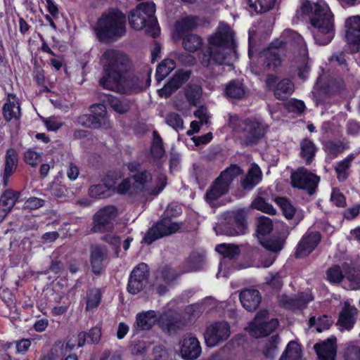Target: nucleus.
<instances>
[{"label":"nucleus","mask_w":360,"mask_h":360,"mask_svg":"<svg viewBox=\"0 0 360 360\" xmlns=\"http://www.w3.org/2000/svg\"><path fill=\"white\" fill-rule=\"evenodd\" d=\"M301 9L304 14L310 15L315 42L319 45L330 43L335 35V30L333 14L326 2L323 0L316 2L303 0Z\"/></svg>","instance_id":"f257e3e1"},{"label":"nucleus","mask_w":360,"mask_h":360,"mask_svg":"<svg viewBox=\"0 0 360 360\" xmlns=\"http://www.w3.org/2000/svg\"><path fill=\"white\" fill-rule=\"evenodd\" d=\"M234 41L231 28L221 23L216 32L209 38V56H203L201 63L207 66L212 60L216 63L230 65L235 57Z\"/></svg>","instance_id":"f03ea898"},{"label":"nucleus","mask_w":360,"mask_h":360,"mask_svg":"<svg viewBox=\"0 0 360 360\" xmlns=\"http://www.w3.org/2000/svg\"><path fill=\"white\" fill-rule=\"evenodd\" d=\"M126 17L117 9L104 13L98 20L96 32L100 40H109L122 37L126 32Z\"/></svg>","instance_id":"7ed1b4c3"},{"label":"nucleus","mask_w":360,"mask_h":360,"mask_svg":"<svg viewBox=\"0 0 360 360\" xmlns=\"http://www.w3.org/2000/svg\"><path fill=\"white\" fill-rule=\"evenodd\" d=\"M230 124L240 134V138L245 144L256 143L264 135L267 129V125L257 118L240 120L237 116H233Z\"/></svg>","instance_id":"20e7f679"},{"label":"nucleus","mask_w":360,"mask_h":360,"mask_svg":"<svg viewBox=\"0 0 360 360\" xmlns=\"http://www.w3.org/2000/svg\"><path fill=\"white\" fill-rule=\"evenodd\" d=\"M121 181L117 188L120 194L131 196L158 195L166 186L167 181Z\"/></svg>","instance_id":"39448f33"},{"label":"nucleus","mask_w":360,"mask_h":360,"mask_svg":"<svg viewBox=\"0 0 360 360\" xmlns=\"http://www.w3.org/2000/svg\"><path fill=\"white\" fill-rule=\"evenodd\" d=\"M155 4L152 1L139 4L136 9L131 11L129 15V22L131 27L136 30H141L146 27H154L156 19L154 18Z\"/></svg>","instance_id":"423d86ee"},{"label":"nucleus","mask_w":360,"mask_h":360,"mask_svg":"<svg viewBox=\"0 0 360 360\" xmlns=\"http://www.w3.org/2000/svg\"><path fill=\"white\" fill-rule=\"evenodd\" d=\"M224 221L219 225L221 232L229 236L243 235L248 229L246 212L238 209L227 211L223 214Z\"/></svg>","instance_id":"0eeeda50"},{"label":"nucleus","mask_w":360,"mask_h":360,"mask_svg":"<svg viewBox=\"0 0 360 360\" xmlns=\"http://www.w3.org/2000/svg\"><path fill=\"white\" fill-rule=\"evenodd\" d=\"M181 226L182 223L174 222L161 216L160 219L148 229L143 238L142 243L151 245L158 239L178 232Z\"/></svg>","instance_id":"6e6552de"},{"label":"nucleus","mask_w":360,"mask_h":360,"mask_svg":"<svg viewBox=\"0 0 360 360\" xmlns=\"http://www.w3.org/2000/svg\"><path fill=\"white\" fill-rule=\"evenodd\" d=\"M103 71L124 72L131 66L129 56L122 51L108 49L103 53L101 58Z\"/></svg>","instance_id":"1a4fd4ad"},{"label":"nucleus","mask_w":360,"mask_h":360,"mask_svg":"<svg viewBox=\"0 0 360 360\" xmlns=\"http://www.w3.org/2000/svg\"><path fill=\"white\" fill-rule=\"evenodd\" d=\"M150 273L148 266L143 262L139 264L130 274L127 289L129 293L136 295L146 286Z\"/></svg>","instance_id":"9d476101"},{"label":"nucleus","mask_w":360,"mask_h":360,"mask_svg":"<svg viewBox=\"0 0 360 360\" xmlns=\"http://www.w3.org/2000/svg\"><path fill=\"white\" fill-rule=\"evenodd\" d=\"M230 326L226 321H218L207 327L205 340L207 347H213L226 340L230 336Z\"/></svg>","instance_id":"9b49d317"},{"label":"nucleus","mask_w":360,"mask_h":360,"mask_svg":"<svg viewBox=\"0 0 360 360\" xmlns=\"http://www.w3.org/2000/svg\"><path fill=\"white\" fill-rule=\"evenodd\" d=\"M117 215V209L114 205H107L99 210L94 216L92 231L103 233L113 228L112 221Z\"/></svg>","instance_id":"f8f14e48"},{"label":"nucleus","mask_w":360,"mask_h":360,"mask_svg":"<svg viewBox=\"0 0 360 360\" xmlns=\"http://www.w3.org/2000/svg\"><path fill=\"white\" fill-rule=\"evenodd\" d=\"M267 314L266 311H261L257 314L255 321L249 326L251 335L256 338L266 337L276 330L278 326L277 319H271L269 321L260 320L262 318H265Z\"/></svg>","instance_id":"ddd939ff"},{"label":"nucleus","mask_w":360,"mask_h":360,"mask_svg":"<svg viewBox=\"0 0 360 360\" xmlns=\"http://www.w3.org/2000/svg\"><path fill=\"white\" fill-rule=\"evenodd\" d=\"M321 240V235L319 231L304 233L296 246L295 258L302 259L309 256L318 246Z\"/></svg>","instance_id":"4468645a"},{"label":"nucleus","mask_w":360,"mask_h":360,"mask_svg":"<svg viewBox=\"0 0 360 360\" xmlns=\"http://www.w3.org/2000/svg\"><path fill=\"white\" fill-rule=\"evenodd\" d=\"M314 300L311 293L299 292L293 297L284 294L280 298V305L290 310H303Z\"/></svg>","instance_id":"2eb2a0df"},{"label":"nucleus","mask_w":360,"mask_h":360,"mask_svg":"<svg viewBox=\"0 0 360 360\" xmlns=\"http://www.w3.org/2000/svg\"><path fill=\"white\" fill-rule=\"evenodd\" d=\"M283 36L286 38V43L293 41L297 44L299 53L295 57V62L297 63L298 68L305 69L308 62V51L302 37L290 30H285Z\"/></svg>","instance_id":"dca6fc26"},{"label":"nucleus","mask_w":360,"mask_h":360,"mask_svg":"<svg viewBox=\"0 0 360 360\" xmlns=\"http://www.w3.org/2000/svg\"><path fill=\"white\" fill-rule=\"evenodd\" d=\"M345 38L347 41L353 45L351 51H359L360 46V16L353 15L346 19L345 22Z\"/></svg>","instance_id":"f3484780"},{"label":"nucleus","mask_w":360,"mask_h":360,"mask_svg":"<svg viewBox=\"0 0 360 360\" xmlns=\"http://www.w3.org/2000/svg\"><path fill=\"white\" fill-rule=\"evenodd\" d=\"M266 86L274 91V96L279 100L288 97L294 91V85L291 81L283 79L277 82L276 76L269 75L266 79Z\"/></svg>","instance_id":"a211bd4d"},{"label":"nucleus","mask_w":360,"mask_h":360,"mask_svg":"<svg viewBox=\"0 0 360 360\" xmlns=\"http://www.w3.org/2000/svg\"><path fill=\"white\" fill-rule=\"evenodd\" d=\"M314 349L319 360H335L337 339L331 336L323 342H317L314 345Z\"/></svg>","instance_id":"6ab92c4d"},{"label":"nucleus","mask_w":360,"mask_h":360,"mask_svg":"<svg viewBox=\"0 0 360 360\" xmlns=\"http://www.w3.org/2000/svg\"><path fill=\"white\" fill-rule=\"evenodd\" d=\"M289 234V227L285 224H283L278 235L260 240V244L269 251L278 252L283 248Z\"/></svg>","instance_id":"aec40b11"},{"label":"nucleus","mask_w":360,"mask_h":360,"mask_svg":"<svg viewBox=\"0 0 360 360\" xmlns=\"http://www.w3.org/2000/svg\"><path fill=\"white\" fill-rule=\"evenodd\" d=\"M124 72L121 71H103V75L101 78L100 85L108 90L121 94L124 89L122 86V78Z\"/></svg>","instance_id":"412c9836"},{"label":"nucleus","mask_w":360,"mask_h":360,"mask_svg":"<svg viewBox=\"0 0 360 360\" xmlns=\"http://www.w3.org/2000/svg\"><path fill=\"white\" fill-rule=\"evenodd\" d=\"M162 331L169 335L176 334L182 328V321L172 314L163 313L157 319Z\"/></svg>","instance_id":"4be33fe9"},{"label":"nucleus","mask_w":360,"mask_h":360,"mask_svg":"<svg viewBox=\"0 0 360 360\" xmlns=\"http://www.w3.org/2000/svg\"><path fill=\"white\" fill-rule=\"evenodd\" d=\"M108 249L105 245H91V272L100 275L105 271Z\"/></svg>","instance_id":"5701e85b"},{"label":"nucleus","mask_w":360,"mask_h":360,"mask_svg":"<svg viewBox=\"0 0 360 360\" xmlns=\"http://www.w3.org/2000/svg\"><path fill=\"white\" fill-rule=\"evenodd\" d=\"M2 115L6 122L20 120L22 115L20 103L15 95L8 94L7 101L2 107Z\"/></svg>","instance_id":"b1692460"},{"label":"nucleus","mask_w":360,"mask_h":360,"mask_svg":"<svg viewBox=\"0 0 360 360\" xmlns=\"http://www.w3.org/2000/svg\"><path fill=\"white\" fill-rule=\"evenodd\" d=\"M240 302L248 311H255L261 303L262 296L258 290L245 289L240 292Z\"/></svg>","instance_id":"393cba45"},{"label":"nucleus","mask_w":360,"mask_h":360,"mask_svg":"<svg viewBox=\"0 0 360 360\" xmlns=\"http://www.w3.org/2000/svg\"><path fill=\"white\" fill-rule=\"evenodd\" d=\"M356 308L354 306L345 303L339 314L337 325L342 329L350 330L354 328L356 321Z\"/></svg>","instance_id":"a878e982"},{"label":"nucleus","mask_w":360,"mask_h":360,"mask_svg":"<svg viewBox=\"0 0 360 360\" xmlns=\"http://www.w3.org/2000/svg\"><path fill=\"white\" fill-rule=\"evenodd\" d=\"M181 356L185 360H195L201 354V347L195 337L184 338L180 348Z\"/></svg>","instance_id":"bb28decb"},{"label":"nucleus","mask_w":360,"mask_h":360,"mask_svg":"<svg viewBox=\"0 0 360 360\" xmlns=\"http://www.w3.org/2000/svg\"><path fill=\"white\" fill-rule=\"evenodd\" d=\"M190 77L188 71H179L174 77L165 86L158 90V94L161 97H167L170 96L175 90L179 89L180 86Z\"/></svg>","instance_id":"cd10ccee"},{"label":"nucleus","mask_w":360,"mask_h":360,"mask_svg":"<svg viewBox=\"0 0 360 360\" xmlns=\"http://www.w3.org/2000/svg\"><path fill=\"white\" fill-rule=\"evenodd\" d=\"M258 60L263 63L267 69L274 70L282 63L280 50L278 48H269L259 54Z\"/></svg>","instance_id":"c85d7f7f"},{"label":"nucleus","mask_w":360,"mask_h":360,"mask_svg":"<svg viewBox=\"0 0 360 360\" xmlns=\"http://www.w3.org/2000/svg\"><path fill=\"white\" fill-rule=\"evenodd\" d=\"M157 313L154 310H148L138 313L136 316L134 328L140 330H149L157 323Z\"/></svg>","instance_id":"c756f323"},{"label":"nucleus","mask_w":360,"mask_h":360,"mask_svg":"<svg viewBox=\"0 0 360 360\" xmlns=\"http://www.w3.org/2000/svg\"><path fill=\"white\" fill-rule=\"evenodd\" d=\"M233 181H212V184L207 190L205 199L208 202H212L225 195Z\"/></svg>","instance_id":"7c9ffc66"},{"label":"nucleus","mask_w":360,"mask_h":360,"mask_svg":"<svg viewBox=\"0 0 360 360\" xmlns=\"http://www.w3.org/2000/svg\"><path fill=\"white\" fill-rule=\"evenodd\" d=\"M108 119L105 107L102 104L91 106V128L107 127Z\"/></svg>","instance_id":"2f4dec72"},{"label":"nucleus","mask_w":360,"mask_h":360,"mask_svg":"<svg viewBox=\"0 0 360 360\" xmlns=\"http://www.w3.org/2000/svg\"><path fill=\"white\" fill-rule=\"evenodd\" d=\"M122 83L124 91H121V94H131L139 92L144 89V84L139 76L132 75L127 77L123 75Z\"/></svg>","instance_id":"473e14b6"},{"label":"nucleus","mask_w":360,"mask_h":360,"mask_svg":"<svg viewBox=\"0 0 360 360\" xmlns=\"http://www.w3.org/2000/svg\"><path fill=\"white\" fill-rule=\"evenodd\" d=\"M103 184L91 185V198L95 195L96 198L101 199L111 196L115 193V187L110 183L117 181H103Z\"/></svg>","instance_id":"72a5a7b5"},{"label":"nucleus","mask_w":360,"mask_h":360,"mask_svg":"<svg viewBox=\"0 0 360 360\" xmlns=\"http://www.w3.org/2000/svg\"><path fill=\"white\" fill-rule=\"evenodd\" d=\"M18 154L13 148H9L6 153L4 178H9L16 170L18 165Z\"/></svg>","instance_id":"f704fd0d"},{"label":"nucleus","mask_w":360,"mask_h":360,"mask_svg":"<svg viewBox=\"0 0 360 360\" xmlns=\"http://www.w3.org/2000/svg\"><path fill=\"white\" fill-rule=\"evenodd\" d=\"M20 193L11 190L6 191L0 198V210L5 213L10 212L15 205Z\"/></svg>","instance_id":"c9c22d12"},{"label":"nucleus","mask_w":360,"mask_h":360,"mask_svg":"<svg viewBox=\"0 0 360 360\" xmlns=\"http://www.w3.org/2000/svg\"><path fill=\"white\" fill-rule=\"evenodd\" d=\"M333 321L330 316L326 314L320 316L317 319L315 316H311L309 319V326L314 327L318 333H322L323 330L329 329Z\"/></svg>","instance_id":"e433bc0d"},{"label":"nucleus","mask_w":360,"mask_h":360,"mask_svg":"<svg viewBox=\"0 0 360 360\" xmlns=\"http://www.w3.org/2000/svg\"><path fill=\"white\" fill-rule=\"evenodd\" d=\"M302 351L295 341H290L279 360H300Z\"/></svg>","instance_id":"4c0bfd02"},{"label":"nucleus","mask_w":360,"mask_h":360,"mask_svg":"<svg viewBox=\"0 0 360 360\" xmlns=\"http://www.w3.org/2000/svg\"><path fill=\"white\" fill-rule=\"evenodd\" d=\"M272 230L273 222L269 217L261 216L257 218L256 231L259 241L262 240V236L269 235Z\"/></svg>","instance_id":"58836bf2"},{"label":"nucleus","mask_w":360,"mask_h":360,"mask_svg":"<svg viewBox=\"0 0 360 360\" xmlns=\"http://www.w3.org/2000/svg\"><path fill=\"white\" fill-rule=\"evenodd\" d=\"M274 202L279 206L286 219H291L294 217L296 210L286 197H276Z\"/></svg>","instance_id":"ea45409f"},{"label":"nucleus","mask_w":360,"mask_h":360,"mask_svg":"<svg viewBox=\"0 0 360 360\" xmlns=\"http://www.w3.org/2000/svg\"><path fill=\"white\" fill-rule=\"evenodd\" d=\"M215 250L224 257L230 259H234L240 253L239 247L233 244L221 243L216 246Z\"/></svg>","instance_id":"a19ab883"},{"label":"nucleus","mask_w":360,"mask_h":360,"mask_svg":"<svg viewBox=\"0 0 360 360\" xmlns=\"http://www.w3.org/2000/svg\"><path fill=\"white\" fill-rule=\"evenodd\" d=\"M175 68L176 63L173 60L165 59L157 68L156 79L158 82L163 80Z\"/></svg>","instance_id":"79ce46f5"},{"label":"nucleus","mask_w":360,"mask_h":360,"mask_svg":"<svg viewBox=\"0 0 360 360\" xmlns=\"http://www.w3.org/2000/svg\"><path fill=\"white\" fill-rule=\"evenodd\" d=\"M110 106L117 113L123 114L127 112L131 108V102L127 99H120L115 96L108 98Z\"/></svg>","instance_id":"37998d69"},{"label":"nucleus","mask_w":360,"mask_h":360,"mask_svg":"<svg viewBox=\"0 0 360 360\" xmlns=\"http://www.w3.org/2000/svg\"><path fill=\"white\" fill-rule=\"evenodd\" d=\"M129 171L133 174L134 180H148L151 179V175L146 170L141 169V165L133 161L128 165Z\"/></svg>","instance_id":"c03bdc74"},{"label":"nucleus","mask_w":360,"mask_h":360,"mask_svg":"<svg viewBox=\"0 0 360 360\" xmlns=\"http://www.w3.org/2000/svg\"><path fill=\"white\" fill-rule=\"evenodd\" d=\"M276 0H249L250 7L257 13H264L271 9Z\"/></svg>","instance_id":"a18cd8bd"},{"label":"nucleus","mask_w":360,"mask_h":360,"mask_svg":"<svg viewBox=\"0 0 360 360\" xmlns=\"http://www.w3.org/2000/svg\"><path fill=\"white\" fill-rule=\"evenodd\" d=\"M242 174L243 171L239 166L232 165L222 171L215 180H233L239 178Z\"/></svg>","instance_id":"49530a36"},{"label":"nucleus","mask_w":360,"mask_h":360,"mask_svg":"<svg viewBox=\"0 0 360 360\" xmlns=\"http://www.w3.org/2000/svg\"><path fill=\"white\" fill-rule=\"evenodd\" d=\"M251 207L266 214L271 215L276 214V210L274 208L273 205L267 202L264 198L260 196L257 197L252 202Z\"/></svg>","instance_id":"de8ad7c7"},{"label":"nucleus","mask_w":360,"mask_h":360,"mask_svg":"<svg viewBox=\"0 0 360 360\" xmlns=\"http://www.w3.org/2000/svg\"><path fill=\"white\" fill-rule=\"evenodd\" d=\"M201 45V39L198 36L192 34L186 35L183 41L184 48L190 52L195 51Z\"/></svg>","instance_id":"09e8293b"},{"label":"nucleus","mask_w":360,"mask_h":360,"mask_svg":"<svg viewBox=\"0 0 360 360\" xmlns=\"http://www.w3.org/2000/svg\"><path fill=\"white\" fill-rule=\"evenodd\" d=\"M354 158V155L353 154H350L345 159L338 164L337 167H335V171L339 179H346L347 177L349 168Z\"/></svg>","instance_id":"8fccbe9b"},{"label":"nucleus","mask_w":360,"mask_h":360,"mask_svg":"<svg viewBox=\"0 0 360 360\" xmlns=\"http://www.w3.org/2000/svg\"><path fill=\"white\" fill-rule=\"evenodd\" d=\"M225 93L227 96L233 98H240L243 96L245 91L242 84L240 82H230L226 89Z\"/></svg>","instance_id":"3c124183"},{"label":"nucleus","mask_w":360,"mask_h":360,"mask_svg":"<svg viewBox=\"0 0 360 360\" xmlns=\"http://www.w3.org/2000/svg\"><path fill=\"white\" fill-rule=\"evenodd\" d=\"M327 280L331 283H340L342 281L344 276L339 265L335 264L326 271Z\"/></svg>","instance_id":"603ef678"},{"label":"nucleus","mask_w":360,"mask_h":360,"mask_svg":"<svg viewBox=\"0 0 360 360\" xmlns=\"http://www.w3.org/2000/svg\"><path fill=\"white\" fill-rule=\"evenodd\" d=\"M319 181H290V184L293 188L304 190L309 195H314L318 188Z\"/></svg>","instance_id":"864d4df0"},{"label":"nucleus","mask_w":360,"mask_h":360,"mask_svg":"<svg viewBox=\"0 0 360 360\" xmlns=\"http://www.w3.org/2000/svg\"><path fill=\"white\" fill-rule=\"evenodd\" d=\"M153 135L151 154L155 159H160L164 155L165 150L160 136L155 131L153 133Z\"/></svg>","instance_id":"5fc2aeb1"},{"label":"nucleus","mask_w":360,"mask_h":360,"mask_svg":"<svg viewBox=\"0 0 360 360\" xmlns=\"http://www.w3.org/2000/svg\"><path fill=\"white\" fill-rule=\"evenodd\" d=\"M315 146L314 143L307 139H304L301 143V155L307 162H309L315 155Z\"/></svg>","instance_id":"6e6d98bb"},{"label":"nucleus","mask_w":360,"mask_h":360,"mask_svg":"<svg viewBox=\"0 0 360 360\" xmlns=\"http://www.w3.org/2000/svg\"><path fill=\"white\" fill-rule=\"evenodd\" d=\"M197 25V18L193 16L184 18L176 24L175 29L178 32H183L195 27Z\"/></svg>","instance_id":"4d7b16f0"},{"label":"nucleus","mask_w":360,"mask_h":360,"mask_svg":"<svg viewBox=\"0 0 360 360\" xmlns=\"http://www.w3.org/2000/svg\"><path fill=\"white\" fill-rule=\"evenodd\" d=\"M347 148H348L347 145L341 141H330L325 145L326 153L333 157L342 153Z\"/></svg>","instance_id":"13d9d810"},{"label":"nucleus","mask_w":360,"mask_h":360,"mask_svg":"<svg viewBox=\"0 0 360 360\" xmlns=\"http://www.w3.org/2000/svg\"><path fill=\"white\" fill-rule=\"evenodd\" d=\"M182 212L181 206L176 202H172L167 205L162 216L172 221L173 218L180 216Z\"/></svg>","instance_id":"bf43d9fd"},{"label":"nucleus","mask_w":360,"mask_h":360,"mask_svg":"<svg viewBox=\"0 0 360 360\" xmlns=\"http://www.w3.org/2000/svg\"><path fill=\"white\" fill-rule=\"evenodd\" d=\"M291 180H319V177L309 172L307 169L300 167L297 171L291 173Z\"/></svg>","instance_id":"052dcab7"},{"label":"nucleus","mask_w":360,"mask_h":360,"mask_svg":"<svg viewBox=\"0 0 360 360\" xmlns=\"http://www.w3.org/2000/svg\"><path fill=\"white\" fill-rule=\"evenodd\" d=\"M345 360H360V347L350 342L347 345L344 352Z\"/></svg>","instance_id":"680f3d73"},{"label":"nucleus","mask_w":360,"mask_h":360,"mask_svg":"<svg viewBox=\"0 0 360 360\" xmlns=\"http://www.w3.org/2000/svg\"><path fill=\"white\" fill-rule=\"evenodd\" d=\"M160 273L162 280L167 284H171L179 276L174 269L167 265L162 268Z\"/></svg>","instance_id":"e2e57ef3"},{"label":"nucleus","mask_w":360,"mask_h":360,"mask_svg":"<svg viewBox=\"0 0 360 360\" xmlns=\"http://www.w3.org/2000/svg\"><path fill=\"white\" fill-rule=\"evenodd\" d=\"M259 181H240V188L232 191L233 195L237 197H242L246 193L252 190Z\"/></svg>","instance_id":"0e129e2a"},{"label":"nucleus","mask_w":360,"mask_h":360,"mask_svg":"<svg viewBox=\"0 0 360 360\" xmlns=\"http://www.w3.org/2000/svg\"><path fill=\"white\" fill-rule=\"evenodd\" d=\"M204 256L198 252H192L188 259V264L195 270H199L203 264Z\"/></svg>","instance_id":"69168bd1"},{"label":"nucleus","mask_w":360,"mask_h":360,"mask_svg":"<svg viewBox=\"0 0 360 360\" xmlns=\"http://www.w3.org/2000/svg\"><path fill=\"white\" fill-rule=\"evenodd\" d=\"M166 122L173 129L178 130L184 127V122L181 117L174 112L169 113L166 117Z\"/></svg>","instance_id":"338daca9"},{"label":"nucleus","mask_w":360,"mask_h":360,"mask_svg":"<svg viewBox=\"0 0 360 360\" xmlns=\"http://www.w3.org/2000/svg\"><path fill=\"white\" fill-rule=\"evenodd\" d=\"M201 94V89L198 85L189 86L186 90V96L189 102L195 105Z\"/></svg>","instance_id":"774afa93"}]
</instances>
